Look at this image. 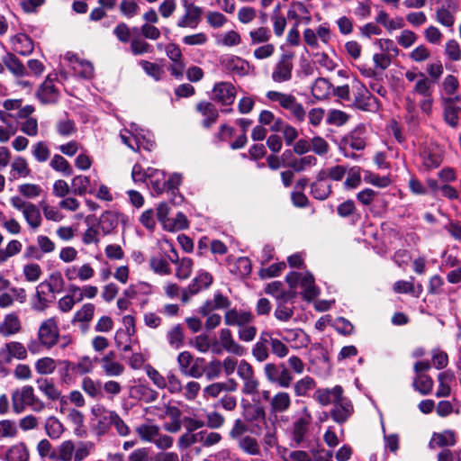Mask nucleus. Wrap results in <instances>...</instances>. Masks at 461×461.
Listing matches in <instances>:
<instances>
[{
	"label": "nucleus",
	"instance_id": "1",
	"mask_svg": "<svg viewBox=\"0 0 461 461\" xmlns=\"http://www.w3.org/2000/svg\"><path fill=\"white\" fill-rule=\"evenodd\" d=\"M344 389L341 385H336L331 389L320 388L315 391L313 399L321 405L333 404L331 417L339 423L346 420V408L343 403Z\"/></svg>",
	"mask_w": 461,
	"mask_h": 461
},
{
	"label": "nucleus",
	"instance_id": "2",
	"mask_svg": "<svg viewBox=\"0 0 461 461\" xmlns=\"http://www.w3.org/2000/svg\"><path fill=\"white\" fill-rule=\"evenodd\" d=\"M27 406L34 412H41L45 409V403L36 396L32 385H24L12 393V407L16 414L22 413Z\"/></svg>",
	"mask_w": 461,
	"mask_h": 461
},
{
	"label": "nucleus",
	"instance_id": "3",
	"mask_svg": "<svg viewBox=\"0 0 461 461\" xmlns=\"http://www.w3.org/2000/svg\"><path fill=\"white\" fill-rule=\"evenodd\" d=\"M375 48L376 51L373 55L374 66L376 69L385 70L392 63V59L399 54V50L393 40H375Z\"/></svg>",
	"mask_w": 461,
	"mask_h": 461
},
{
	"label": "nucleus",
	"instance_id": "4",
	"mask_svg": "<svg viewBox=\"0 0 461 461\" xmlns=\"http://www.w3.org/2000/svg\"><path fill=\"white\" fill-rule=\"evenodd\" d=\"M10 203L14 209L22 212L31 230H36L41 226L42 217L41 210L36 204L27 202L17 195L10 198Z\"/></svg>",
	"mask_w": 461,
	"mask_h": 461
},
{
	"label": "nucleus",
	"instance_id": "5",
	"mask_svg": "<svg viewBox=\"0 0 461 461\" xmlns=\"http://www.w3.org/2000/svg\"><path fill=\"white\" fill-rule=\"evenodd\" d=\"M266 96L269 101L278 103L282 108L288 110L298 122L304 121L306 116L305 110L293 95L278 91H268Z\"/></svg>",
	"mask_w": 461,
	"mask_h": 461
},
{
	"label": "nucleus",
	"instance_id": "6",
	"mask_svg": "<svg viewBox=\"0 0 461 461\" xmlns=\"http://www.w3.org/2000/svg\"><path fill=\"white\" fill-rule=\"evenodd\" d=\"M180 4L184 13L177 18L176 26L181 29L196 28L201 23L203 9L194 0H180Z\"/></svg>",
	"mask_w": 461,
	"mask_h": 461
},
{
	"label": "nucleus",
	"instance_id": "7",
	"mask_svg": "<svg viewBox=\"0 0 461 461\" xmlns=\"http://www.w3.org/2000/svg\"><path fill=\"white\" fill-rule=\"evenodd\" d=\"M38 339L43 347L50 349L58 344L59 339V323L56 317H50L41 322Z\"/></svg>",
	"mask_w": 461,
	"mask_h": 461
},
{
	"label": "nucleus",
	"instance_id": "8",
	"mask_svg": "<svg viewBox=\"0 0 461 461\" xmlns=\"http://www.w3.org/2000/svg\"><path fill=\"white\" fill-rule=\"evenodd\" d=\"M264 375L269 383L282 388H288L293 381L291 372L284 364L267 363L264 366Z\"/></svg>",
	"mask_w": 461,
	"mask_h": 461
},
{
	"label": "nucleus",
	"instance_id": "9",
	"mask_svg": "<svg viewBox=\"0 0 461 461\" xmlns=\"http://www.w3.org/2000/svg\"><path fill=\"white\" fill-rule=\"evenodd\" d=\"M312 422V416L305 411V413L296 419L291 428V446L301 447L307 441V435Z\"/></svg>",
	"mask_w": 461,
	"mask_h": 461
},
{
	"label": "nucleus",
	"instance_id": "10",
	"mask_svg": "<svg viewBox=\"0 0 461 461\" xmlns=\"http://www.w3.org/2000/svg\"><path fill=\"white\" fill-rule=\"evenodd\" d=\"M25 346L19 341H10L0 348V369L12 363L14 358L24 360L27 357Z\"/></svg>",
	"mask_w": 461,
	"mask_h": 461
},
{
	"label": "nucleus",
	"instance_id": "11",
	"mask_svg": "<svg viewBox=\"0 0 461 461\" xmlns=\"http://www.w3.org/2000/svg\"><path fill=\"white\" fill-rule=\"evenodd\" d=\"M236 98V88L230 82H217L212 90V99L222 105L233 104Z\"/></svg>",
	"mask_w": 461,
	"mask_h": 461
},
{
	"label": "nucleus",
	"instance_id": "12",
	"mask_svg": "<svg viewBox=\"0 0 461 461\" xmlns=\"http://www.w3.org/2000/svg\"><path fill=\"white\" fill-rule=\"evenodd\" d=\"M353 87L357 89L355 105L364 111L375 112L379 108L377 99L359 82L355 81Z\"/></svg>",
	"mask_w": 461,
	"mask_h": 461
},
{
	"label": "nucleus",
	"instance_id": "13",
	"mask_svg": "<svg viewBox=\"0 0 461 461\" xmlns=\"http://www.w3.org/2000/svg\"><path fill=\"white\" fill-rule=\"evenodd\" d=\"M95 312V306L91 303H84L75 312L71 323L80 329L82 332H86L90 322L93 321Z\"/></svg>",
	"mask_w": 461,
	"mask_h": 461
},
{
	"label": "nucleus",
	"instance_id": "14",
	"mask_svg": "<svg viewBox=\"0 0 461 461\" xmlns=\"http://www.w3.org/2000/svg\"><path fill=\"white\" fill-rule=\"evenodd\" d=\"M243 417L246 421L255 423L253 432L259 434L262 431L261 424H267V414L265 409L258 404H248L244 408Z\"/></svg>",
	"mask_w": 461,
	"mask_h": 461
},
{
	"label": "nucleus",
	"instance_id": "15",
	"mask_svg": "<svg viewBox=\"0 0 461 461\" xmlns=\"http://www.w3.org/2000/svg\"><path fill=\"white\" fill-rule=\"evenodd\" d=\"M101 368L106 376L117 377L124 373V366L116 360V354L110 351L99 360Z\"/></svg>",
	"mask_w": 461,
	"mask_h": 461
},
{
	"label": "nucleus",
	"instance_id": "16",
	"mask_svg": "<svg viewBox=\"0 0 461 461\" xmlns=\"http://www.w3.org/2000/svg\"><path fill=\"white\" fill-rule=\"evenodd\" d=\"M93 413L98 418L97 424L95 427V433L98 436L106 434L113 423L116 412L100 406L93 410Z\"/></svg>",
	"mask_w": 461,
	"mask_h": 461
},
{
	"label": "nucleus",
	"instance_id": "17",
	"mask_svg": "<svg viewBox=\"0 0 461 461\" xmlns=\"http://www.w3.org/2000/svg\"><path fill=\"white\" fill-rule=\"evenodd\" d=\"M293 68L294 66L291 57L288 55H283L272 72V79L277 83L290 80L292 77Z\"/></svg>",
	"mask_w": 461,
	"mask_h": 461
},
{
	"label": "nucleus",
	"instance_id": "18",
	"mask_svg": "<svg viewBox=\"0 0 461 461\" xmlns=\"http://www.w3.org/2000/svg\"><path fill=\"white\" fill-rule=\"evenodd\" d=\"M23 330L22 322L19 316L11 312L5 315L4 319L0 322V335L3 338H10L18 333Z\"/></svg>",
	"mask_w": 461,
	"mask_h": 461
},
{
	"label": "nucleus",
	"instance_id": "19",
	"mask_svg": "<svg viewBox=\"0 0 461 461\" xmlns=\"http://www.w3.org/2000/svg\"><path fill=\"white\" fill-rule=\"evenodd\" d=\"M221 65L227 71L238 76H245L249 70V65L245 59L233 55L221 58Z\"/></svg>",
	"mask_w": 461,
	"mask_h": 461
},
{
	"label": "nucleus",
	"instance_id": "20",
	"mask_svg": "<svg viewBox=\"0 0 461 461\" xmlns=\"http://www.w3.org/2000/svg\"><path fill=\"white\" fill-rule=\"evenodd\" d=\"M459 101V97L444 98L442 101L443 105V119L445 122L452 128H456L459 122L460 108L455 104V102Z\"/></svg>",
	"mask_w": 461,
	"mask_h": 461
},
{
	"label": "nucleus",
	"instance_id": "21",
	"mask_svg": "<svg viewBox=\"0 0 461 461\" xmlns=\"http://www.w3.org/2000/svg\"><path fill=\"white\" fill-rule=\"evenodd\" d=\"M220 342L222 348L228 353L241 357L246 353L243 346L239 344L229 329H221L220 331Z\"/></svg>",
	"mask_w": 461,
	"mask_h": 461
},
{
	"label": "nucleus",
	"instance_id": "22",
	"mask_svg": "<svg viewBox=\"0 0 461 461\" xmlns=\"http://www.w3.org/2000/svg\"><path fill=\"white\" fill-rule=\"evenodd\" d=\"M238 384L234 379H229L228 382H216L205 386L203 390V397L216 398L222 392H235Z\"/></svg>",
	"mask_w": 461,
	"mask_h": 461
},
{
	"label": "nucleus",
	"instance_id": "23",
	"mask_svg": "<svg viewBox=\"0 0 461 461\" xmlns=\"http://www.w3.org/2000/svg\"><path fill=\"white\" fill-rule=\"evenodd\" d=\"M39 390L50 401H60L66 402L62 397V393L52 379L40 378L37 380Z\"/></svg>",
	"mask_w": 461,
	"mask_h": 461
},
{
	"label": "nucleus",
	"instance_id": "24",
	"mask_svg": "<svg viewBox=\"0 0 461 461\" xmlns=\"http://www.w3.org/2000/svg\"><path fill=\"white\" fill-rule=\"evenodd\" d=\"M254 317L249 312L229 310L224 314V322L228 326H244L252 322Z\"/></svg>",
	"mask_w": 461,
	"mask_h": 461
},
{
	"label": "nucleus",
	"instance_id": "25",
	"mask_svg": "<svg viewBox=\"0 0 461 461\" xmlns=\"http://www.w3.org/2000/svg\"><path fill=\"white\" fill-rule=\"evenodd\" d=\"M37 97L44 104H54L58 101L59 91L56 89L53 82L48 77L46 80L41 85L37 91Z\"/></svg>",
	"mask_w": 461,
	"mask_h": 461
},
{
	"label": "nucleus",
	"instance_id": "26",
	"mask_svg": "<svg viewBox=\"0 0 461 461\" xmlns=\"http://www.w3.org/2000/svg\"><path fill=\"white\" fill-rule=\"evenodd\" d=\"M67 370H70L76 375H86L93 372L95 366L88 356H83L77 362L65 361Z\"/></svg>",
	"mask_w": 461,
	"mask_h": 461
},
{
	"label": "nucleus",
	"instance_id": "27",
	"mask_svg": "<svg viewBox=\"0 0 461 461\" xmlns=\"http://www.w3.org/2000/svg\"><path fill=\"white\" fill-rule=\"evenodd\" d=\"M30 451L24 442L11 445L4 456L5 461H29Z\"/></svg>",
	"mask_w": 461,
	"mask_h": 461
},
{
	"label": "nucleus",
	"instance_id": "28",
	"mask_svg": "<svg viewBox=\"0 0 461 461\" xmlns=\"http://www.w3.org/2000/svg\"><path fill=\"white\" fill-rule=\"evenodd\" d=\"M292 404V399L287 392L280 391L270 399V410L272 413H284Z\"/></svg>",
	"mask_w": 461,
	"mask_h": 461
},
{
	"label": "nucleus",
	"instance_id": "29",
	"mask_svg": "<svg viewBox=\"0 0 461 461\" xmlns=\"http://www.w3.org/2000/svg\"><path fill=\"white\" fill-rule=\"evenodd\" d=\"M14 51L23 56L30 55L34 49L32 39L23 33H19L11 38Z\"/></svg>",
	"mask_w": 461,
	"mask_h": 461
},
{
	"label": "nucleus",
	"instance_id": "30",
	"mask_svg": "<svg viewBox=\"0 0 461 461\" xmlns=\"http://www.w3.org/2000/svg\"><path fill=\"white\" fill-rule=\"evenodd\" d=\"M422 167L426 170L438 167L442 163V155L438 149L427 148L420 153Z\"/></svg>",
	"mask_w": 461,
	"mask_h": 461
},
{
	"label": "nucleus",
	"instance_id": "31",
	"mask_svg": "<svg viewBox=\"0 0 461 461\" xmlns=\"http://www.w3.org/2000/svg\"><path fill=\"white\" fill-rule=\"evenodd\" d=\"M166 339L173 349H178L184 345L185 333L184 329L180 324L173 325L166 333Z\"/></svg>",
	"mask_w": 461,
	"mask_h": 461
},
{
	"label": "nucleus",
	"instance_id": "32",
	"mask_svg": "<svg viewBox=\"0 0 461 461\" xmlns=\"http://www.w3.org/2000/svg\"><path fill=\"white\" fill-rule=\"evenodd\" d=\"M433 83L424 73H420V78L414 84L411 94L421 97L430 96L433 92Z\"/></svg>",
	"mask_w": 461,
	"mask_h": 461
},
{
	"label": "nucleus",
	"instance_id": "33",
	"mask_svg": "<svg viewBox=\"0 0 461 461\" xmlns=\"http://www.w3.org/2000/svg\"><path fill=\"white\" fill-rule=\"evenodd\" d=\"M196 110L204 117H206L203 124L204 127H210L218 118V112L215 106L210 102H200L196 105Z\"/></svg>",
	"mask_w": 461,
	"mask_h": 461
},
{
	"label": "nucleus",
	"instance_id": "34",
	"mask_svg": "<svg viewBox=\"0 0 461 461\" xmlns=\"http://www.w3.org/2000/svg\"><path fill=\"white\" fill-rule=\"evenodd\" d=\"M300 285L303 288L302 294L307 301H312L318 296L319 290L315 285L314 277L312 274H303Z\"/></svg>",
	"mask_w": 461,
	"mask_h": 461
},
{
	"label": "nucleus",
	"instance_id": "35",
	"mask_svg": "<svg viewBox=\"0 0 461 461\" xmlns=\"http://www.w3.org/2000/svg\"><path fill=\"white\" fill-rule=\"evenodd\" d=\"M3 63L15 77H20L28 75L23 64L13 53H7L3 59Z\"/></svg>",
	"mask_w": 461,
	"mask_h": 461
},
{
	"label": "nucleus",
	"instance_id": "36",
	"mask_svg": "<svg viewBox=\"0 0 461 461\" xmlns=\"http://www.w3.org/2000/svg\"><path fill=\"white\" fill-rule=\"evenodd\" d=\"M324 172H321L317 180L312 185V194L316 199L324 200L330 193V185L324 179Z\"/></svg>",
	"mask_w": 461,
	"mask_h": 461
},
{
	"label": "nucleus",
	"instance_id": "37",
	"mask_svg": "<svg viewBox=\"0 0 461 461\" xmlns=\"http://www.w3.org/2000/svg\"><path fill=\"white\" fill-rule=\"evenodd\" d=\"M119 222V214L115 212L106 211L99 219V226L104 235L109 234L113 230Z\"/></svg>",
	"mask_w": 461,
	"mask_h": 461
},
{
	"label": "nucleus",
	"instance_id": "38",
	"mask_svg": "<svg viewBox=\"0 0 461 461\" xmlns=\"http://www.w3.org/2000/svg\"><path fill=\"white\" fill-rule=\"evenodd\" d=\"M81 389L91 398L96 399L103 397L102 383L94 380L89 376H85L81 382Z\"/></svg>",
	"mask_w": 461,
	"mask_h": 461
},
{
	"label": "nucleus",
	"instance_id": "39",
	"mask_svg": "<svg viewBox=\"0 0 461 461\" xmlns=\"http://www.w3.org/2000/svg\"><path fill=\"white\" fill-rule=\"evenodd\" d=\"M75 451V444L72 440H65L58 447L55 454L50 458L57 461H71Z\"/></svg>",
	"mask_w": 461,
	"mask_h": 461
},
{
	"label": "nucleus",
	"instance_id": "40",
	"mask_svg": "<svg viewBox=\"0 0 461 461\" xmlns=\"http://www.w3.org/2000/svg\"><path fill=\"white\" fill-rule=\"evenodd\" d=\"M172 252L175 254L176 258H169L172 262L177 263V267L176 269V276L179 279H187L192 273L193 269V261L188 258H183L181 260L177 261V255L174 248L171 249Z\"/></svg>",
	"mask_w": 461,
	"mask_h": 461
},
{
	"label": "nucleus",
	"instance_id": "41",
	"mask_svg": "<svg viewBox=\"0 0 461 461\" xmlns=\"http://www.w3.org/2000/svg\"><path fill=\"white\" fill-rule=\"evenodd\" d=\"M41 287H47L49 293L59 294L65 288V280L59 272L52 273L49 279L41 283Z\"/></svg>",
	"mask_w": 461,
	"mask_h": 461
},
{
	"label": "nucleus",
	"instance_id": "42",
	"mask_svg": "<svg viewBox=\"0 0 461 461\" xmlns=\"http://www.w3.org/2000/svg\"><path fill=\"white\" fill-rule=\"evenodd\" d=\"M44 429L46 434L52 439H58L64 432V426L55 416H50L46 419Z\"/></svg>",
	"mask_w": 461,
	"mask_h": 461
},
{
	"label": "nucleus",
	"instance_id": "43",
	"mask_svg": "<svg viewBox=\"0 0 461 461\" xmlns=\"http://www.w3.org/2000/svg\"><path fill=\"white\" fill-rule=\"evenodd\" d=\"M265 292L275 297L278 302H287L288 300L294 297V293L285 292L282 289V283L279 281L269 283L266 286Z\"/></svg>",
	"mask_w": 461,
	"mask_h": 461
},
{
	"label": "nucleus",
	"instance_id": "44",
	"mask_svg": "<svg viewBox=\"0 0 461 461\" xmlns=\"http://www.w3.org/2000/svg\"><path fill=\"white\" fill-rule=\"evenodd\" d=\"M237 444L240 449L246 454L251 456H258L260 454V447L258 440L249 435H246L242 438H240L237 441Z\"/></svg>",
	"mask_w": 461,
	"mask_h": 461
},
{
	"label": "nucleus",
	"instance_id": "45",
	"mask_svg": "<svg viewBox=\"0 0 461 461\" xmlns=\"http://www.w3.org/2000/svg\"><path fill=\"white\" fill-rule=\"evenodd\" d=\"M284 339L289 342H295L296 347H306L310 342L309 336L300 329L285 330Z\"/></svg>",
	"mask_w": 461,
	"mask_h": 461
},
{
	"label": "nucleus",
	"instance_id": "46",
	"mask_svg": "<svg viewBox=\"0 0 461 461\" xmlns=\"http://www.w3.org/2000/svg\"><path fill=\"white\" fill-rule=\"evenodd\" d=\"M153 190L161 194L167 185L165 173L161 170L149 167V177Z\"/></svg>",
	"mask_w": 461,
	"mask_h": 461
},
{
	"label": "nucleus",
	"instance_id": "47",
	"mask_svg": "<svg viewBox=\"0 0 461 461\" xmlns=\"http://www.w3.org/2000/svg\"><path fill=\"white\" fill-rule=\"evenodd\" d=\"M241 42L240 34L236 31H228L216 36V44L224 47H234Z\"/></svg>",
	"mask_w": 461,
	"mask_h": 461
},
{
	"label": "nucleus",
	"instance_id": "48",
	"mask_svg": "<svg viewBox=\"0 0 461 461\" xmlns=\"http://www.w3.org/2000/svg\"><path fill=\"white\" fill-rule=\"evenodd\" d=\"M11 174L14 178L30 176L31 169L27 160L23 157H16L11 164Z\"/></svg>",
	"mask_w": 461,
	"mask_h": 461
},
{
	"label": "nucleus",
	"instance_id": "49",
	"mask_svg": "<svg viewBox=\"0 0 461 461\" xmlns=\"http://www.w3.org/2000/svg\"><path fill=\"white\" fill-rule=\"evenodd\" d=\"M212 282V276L207 272H201L188 286L191 294H195L202 289L207 288Z\"/></svg>",
	"mask_w": 461,
	"mask_h": 461
},
{
	"label": "nucleus",
	"instance_id": "50",
	"mask_svg": "<svg viewBox=\"0 0 461 461\" xmlns=\"http://www.w3.org/2000/svg\"><path fill=\"white\" fill-rule=\"evenodd\" d=\"M375 22L382 24L389 32L401 29L403 26L402 18L396 20L391 19L386 12L381 10L378 12Z\"/></svg>",
	"mask_w": 461,
	"mask_h": 461
},
{
	"label": "nucleus",
	"instance_id": "51",
	"mask_svg": "<svg viewBox=\"0 0 461 461\" xmlns=\"http://www.w3.org/2000/svg\"><path fill=\"white\" fill-rule=\"evenodd\" d=\"M366 128L364 125L357 126L350 135V147L357 150H362L366 147Z\"/></svg>",
	"mask_w": 461,
	"mask_h": 461
},
{
	"label": "nucleus",
	"instance_id": "52",
	"mask_svg": "<svg viewBox=\"0 0 461 461\" xmlns=\"http://www.w3.org/2000/svg\"><path fill=\"white\" fill-rule=\"evenodd\" d=\"M135 430L143 441L154 442L158 436L159 428L156 425L141 424Z\"/></svg>",
	"mask_w": 461,
	"mask_h": 461
},
{
	"label": "nucleus",
	"instance_id": "53",
	"mask_svg": "<svg viewBox=\"0 0 461 461\" xmlns=\"http://www.w3.org/2000/svg\"><path fill=\"white\" fill-rule=\"evenodd\" d=\"M56 367V361L50 357H41L35 362L36 372L42 375H51Z\"/></svg>",
	"mask_w": 461,
	"mask_h": 461
},
{
	"label": "nucleus",
	"instance_id": "54",
	"mask_svg": "<svg viewBox=\"0 0 461 461\" xmlns=\"http://www.w3.org/2000/svg\"><path fill=\"white\" fill-rule=\"evenodd\" d=\"M32 154L39 163L46 162L50 157V150L46 142L41 140L32 147Z\"/></svg>",
	"mask_w": 461,
	"mask_h": 461
},
{
	"label": "nucleus",
	"instance_id": "55",
	"mask_svg": "<svg viewBox=\"0 0 461 461\" xmlns=\"http://www.w3.org/2000/svg\"><path fill=\"white\" fill-rule=\"evenodd\" d=\"M73 70L75 74L83 78L88 79L94 76V67L91 62L86 60L75 59Z\"/></svg>",
	"mask_w": 461,
	"mask_h": 461
},
{
	"label": "nucleus",
	"instance_id": "56",
	"mask_svg": "<svg viewBox=\"0 0 461 461\" xmlns=\"http://www.w3.org/2000/svg\"><path fill=\"white\" fill-rule=\"evenodd\" d=\"M330 92V85L326 79L322 77L316 79L312 86V95L319 100L326 98Z\"/></svg>",
	"mask_w": 461,
	"mask_h": 461
},
{
	"label": "nucleus",
	"instance_id": "57",
	"mask_svg": "<svg viewBox=\"0 0 461 461\" xmlns=\"http://www.w3.org/2000/svg\"><path fill=\"white\" fill-rule=\"evenodd\" d=\"M363 179L366 183L380 188L387 187L392 183L391 178L388 176H380L368 170L364 171Z\"/></svg>",
	"mask_w": 461,
	"mask_h": 461
},
{
	"label": "nucleus",
	"instance_id": "58",
	"mask_svg": "<svg viewBox=\"0 0 461 461\" xmlns=\"http://www.w3.org/2000/svg\"><path fill=\"white\" fill-rule=\"evenodd\" d=\"M313 378L305 376L294 384V392L296 396H305L308 392L315 387Z\"/></svg>",
	"mask_w": 461,
	"mask_h": 461
},
{
	"label": "nucleus",
	"instance_id": "59",
	"mask_svg": "<svg viewBox=\"0 0 461 461\" xmlns=\"http://www.w3.org/2000/svg\"><path fill=\"white\" fill-rule=\"evenodd\" d=\"M50 166L55 171L61 172L65 176H70L73 172L68 161L59 154H56L52 157L50 162Z\"/></svg>",
	"mask_w": 461,
	"mask_h": 461
},
{
	"label": "nucleus",
	"instance_id": "60",
	"mask_svg": "<svg viewBox=\"0 0 461 461\" xmlns=\"http://www.w3.org/2000/svg\"><path fill=\"white\" fill-rule=\"evenodd\" d=\"M69 291L73 294L78 293L77 302H81L84 298L93 299L98 294V288L95 285H84L82 287L71 285Z\"/></svg>",
	"mask_w": 461,
	"mask_h": 461
},
{
	"label": "nucleus",
	"instance_id": "61",
	"mask_svg": "<svg viewBox=\"0 0 461 461\" xmlns=\"http://www.w3.org/2000/svg\"><path fill=\"white\" fill-rule=\"evenodd\" d=\"M414 388L421 394H429L433 388V380L427 375H417L413 381Z\"/></svg>",
	"mask_w": 461,
	"mask_h": 461
},
{
	"label": "nucleus",
	"instance_id": "62",
	"mask_svg": "<svg viewBox=\"0 0 461 461\" xmlns=\"http://www.w3.org/2000/svg\"><path fill=\"white\" fill-rule=\"evenodd\" d=\"M140 5L135 0L121 1L119 5L120 13L127 19H131L139 14Z\"/></svg>",
	"mask_w": 461,
	"mask_h": 461
},
{
	"label": "nucleus",
	"instance_id": "63",
	"mask_svg": "<svg viewBox=\"0 0 461 461\" xmlns=\"http://www.w3.org/2000/svg\"><path fill=\"white\" fill-rule=\"evenodd\" d=\"M90 179L86 176H77L72 179L73 193L77 195H84L89 191Z\"/></svg>",
	"mask_w": 461,
	"mask_h": 461
},
{
	"label": "nucleus",
	"instance_id": "64",
	"mask_svg": "<svg viewBox=\"0 0 461 461\" xmlns=\"http://www.w3.org/2000/svg\"><path fill=\"white\" fill-rule=\"evenodd\" d=\"M317 164V158L312 155L304 156L299 159L292 161L289 166L296 172H302L305 169L314 167Z\"/></svg>",
	"mask_w": 461,
	"mask_h": 461
}]
</instances>
